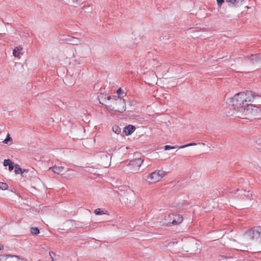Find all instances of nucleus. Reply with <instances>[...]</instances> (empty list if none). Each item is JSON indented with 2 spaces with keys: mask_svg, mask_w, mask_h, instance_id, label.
Wrapping results in <instances>:
<instances>
[{
  "mask_svg": "<svg viewBox=\"0 0 261 261\" xmlns=\"http://www.w3.org/2000/svg\"><path fill=\"white\" fill-rule=\"evenodd\" d=\"M247 58L249 59L252 64H257L261 63V53L255 55L251 54Z\"/></svg>",
  "mask_w": 261,
  "mask_h": 261,
  "instance_id": "nucleus-8",
  "label": "nucleus"
},
{
  "mask_svg": "<svg viewBox=\"0 0 261 261\" xmlns=\"http://www.w3.org/2000/svg\"><path fill=\"white\" fill-rule=\"evenodd\" d=\"M196 145V143H192L188 144L187 145L180 146L178 147V148H185V147H187L188 146H195Z\"/></svg>",
  "mask_w": 261,
  "mask_h": 261,
  "instance_id": "nucleus-22",
  "label": "nucleus"
},
{
  "mask_svg": "<svg viewBox=\"0 0 261 261\" xmlns=\"http://www.w3.org/2000/svg\"><path fill=\"white\" fill-rule=\"evenodd\" d=\"M182 221V217L180 215L170 214L165 216L162 220L163 225L166 226L175 225L180 224Z\"/></svg>",
  "mask_w": 261,
  "mask_h": 261,
  "instance_id": "nucleus-4",
  "label": "nucleus"
},
{
  "mask_svg": "<svg viewBox=\"0 0 261 261\" xmlns=\"http://www.w3.org/2000/svg\"><path fill=\"white\" fill-rule=\"evenodd\" d=\"M15 255H4L0 258V261H13Z\"/></svg>",
  "mask_w": 261,
  "mask_h": 261,
  "instance_id": "nucleus-15",
  "label": "nucleus"
},
{
  "mask_svg": "<svg viewBox=\"0 0 261 261\" xmlns=\"http://www.w3.org/2000/svg\"><path fill=\"white\" fill-rule=\"evenodd\" d=\"M49 255L50 256V258L51 259V261H54V259L53 258V257L52 256L51 254V253L49 252Z\"/></svg>",
  "mask_w": 261,
  "mask_h": 261,
  "instance_id": "nucleus-33",
  "label": "nucleus"
},
{
  "mask_svg": "<svg viewBox=\"0 0 261 261\" xmlns=\"http://www.w3.org/2000/svg\"><path fill=\"white\" fill-rule=\"evenodd\" d=\"M228 246L232 249H237V250L240 249L239 247L236 244L229 245H228Z\"/></svg>",
  "mask_w": 261,
  "mask_h": 261,
  "instance_id": "nucleus-25",
  "label": "nucleus"
},
{
  "mask_svg": "<svg viewBox=\"0 0 261 261\" xmlns=\"http://www.w3.org/2000/svg\"><path fill=\"white\" fill-rule=\"evenodd\" d=\"M67 41H70L73 45H78L82 44V41L80 39L75 38L74 37H70L66 39Z\"/></svg>",
  "mask_w": 261,
  "mask_h": 261,
  "instance_id": "nucleus-14",
  "label": "nucleus"
},
{
  "mask_svg": "<svg viewBox=\"0 0 261 261\" xmlns=\"http://www.w3.org/2000/svg\"><path fill=\"white\" fill-rule=\"evenodd\" d=\"M94 213L96 215H101L104 214L100 208H97L94 211Z\"/></svg>",
  "mask_w": 261,
  "mask_h": 261,
  "instance_id": "nucleus-23",
  "label": "nucleus"
},
{
  "mask_svg": "<svg viewBox=\"0 0 261 261\" xmlns=\"http://www.w3.org/2000/svg\"><path fill=\"white\" fill-rule=\"evenodd\" d=\"M143 162V160L141 158L129 161V163L127 165V171L130 173H137L139 171Z\"/></svg>",
  "mask_w": 261,
  "mask_h": 261,
  "instance_id": "nucleus-5",
  "label": "nucleus"
},
{
  "mask_svg": "<svg viewBox=\"0 0 261 261\" xmlns=\"http://www.w3.org/2000/svg\"><path fill=\"white\" fill-rule=\"evenodd\" d=\"M165 175V171L156 170L149 174L148 179L150 182H155L160 181Z\"/></svg>",
  "mask_w": 261,
  "mask_h": 261,
  "instance_id": "nucleus-7",
  "label": "nucleus"
},
{
  "mask_svg": "<svg viewBox=\"0 0 261 261\" xmlns=\"http://www.w3.org/2000/svg\"><path fill=\"white\" fill-rule=\"evenodd\" d=\"M3 249V246L0 245V250H2Z\"/></svg>",
  "mask_w": 261,
  "mask_h": 261,
  "instance_id": "nucleus-34",
  "label": "nucleus"
},
{
  "mask_svg": "<svg viewBox=\"0 0 261 261\" xmlns=\"http://www.w3.org/2000/svg\"><path fill=\"white\" fill-rule=\"evenodd\" d=\"M167 40H168V36H165L163 37V41L164 42L167 43V42H166Z\"/></svg>",
  "mask_w": 261,
  "mask_h": 261,
  "instance_id": "nucleus-31",
  "label": "nucleus"
},
{
  "mask_svg": "<svg viewBox=\"0 0 261 261\" xmlns=\"http://www.w3.org/2000/svg\"><path fill=\"white\" fill-rule=\"evenodd\" d=\"M236 192H240L241 193L240 194H238V196H241V197H242L243 196V198H244L245 197L248 199H251L252 198V195L251 193H248V194L247 195H245L242 193H245L246 192V190H240V189H237L236 190Z\"/></svg>",
  "mask_w": 261,
  "mask_h": 261,
  "instance_id": "nucleus-12",
  "label": "nucleus"
},
{
  "mask_svg": "<svg viewBox=\"0 0 261 261\" xmlns=\"http://www.w3.org/2000/svg\"><path fill=\"white\" fill-rule=\"evenodd\" d=\"M235 242H236L235 240H233L232 243H235Z\"/></svg>",
  "mask_w": 261,
  "mask_h": 261,
  "instance_id": "nucleus-36",
  "label": "nucleus"
},
{
  "mask_svg": "<svg viewBox=\"0 0 261 261\" xmlns=\"http://www.w3.org/2000/svg\"><path fill=\"white\" fill-rule=\"evenodd\" d=\"M164 148H165V149L167 150H169L170 149L175 148V146H171L170 145H166L164 146Z\"/></svg>",
  "mask_w": 261,
  "mask_h": 261,
  "instance_id": "nucleus-27",
  "label": "nucleus"
},
{
  "mask_svg": "<svg viewBox=\"0 0 261 261\" xmlns=\"http://www.w3.org/2000/svg\"><path fill=\"white\" fill-rule=\"evenodd\" d=\"M113 131L117 134H119L121 132V128L117 125H114L112 127Z\"/></svg>",
  "mask_w": 261,
  "mask_h": 261,
  "instance_id": "nucleus-19",
  "label": "nucleus"
},
{
  "mask_svg": "<svg viewBox=\"0 0 261 261\" xmlns=\"http://www.w3.org/2000/svg\"><path fill=\"white\" fill-rule=\"evenodd\" d=\"M8 186L6 183L0 182V189L2 190H7Z\"/></svg>",
  "mask_w": 261,
  "mask_h": 261,
  "instance_id": "nucleus-20",
  "label": "nucleus"
},
{
  "mask_svg": "<svg viewBox=\"0 0 261 261\" xmlns=\"http://www.w3.org/2000/svg\"><path fill=\"white\" fill-rule=\"evenodd\" d=\"M226 2L229 4V7L234 6L238 7L241 6L244 2V0H226Z\"/></svg>",
  "mask_w": 261,
  "mask_h": 261,
  "instance_id": "nucleus-9",
  "label": "nucleus"
},
{
  "mask_svg": "<svg viewBox=\"0 0 261 261\" xmlns=\"http://www.w3.org/2000/svg\"><path fill=\"white\" fill-rule=\"evenodd\" d=\"M15 169L14 172L16 174H20L22 175V174L24 173V172L25 171L24 169H22L19 165L15 164Z\"/></svg>",
  "mask_w": 261,
  "mask_h": 261,
  "instance_id": "nucleus-16",
  "label": "nucleus"
},
{
  "mask_svg": "<svg viewBox=\"0 0 261 261\" xmlns=\"http://www.w3.org/2000/svg\"><path fill=\"white\" fill-rule=\"evenodd\" d=\"M136 128L134 126L128 125L124 128L123 132L126 135H129L132 134L135 130Z\"/></svg>",
  "mask_w": 261,
  "mask_h": 261,
  "instance_id": "nucleus-11",
  "label": "nucleus"
},
{
  "mask_svg": "<svg viewBox=\"0 0 261 261\" xmlns=\"http://www.w3.org/2000/svg\"><path fill=\"white\" fill-rule=\"evenodd\" d=\"M14 168H15V165L14 166V163L11 161V163L9 165V171H12Z\"/></svg>",
  "mask_w": 261,
  "mask_h": 261,
  "instance_id": "nucleus-26",
  "label": "nucleus"
},
{
  "mask_svg": "<svg viewBox=\"0 0 261 261\" xmlns=\"http://www.w3.org/2000/svg\"><path fill=\"white\" fill-rule=\"evenodd\" d=\"M245 236L251 239L255 240L257 241H261V226L253 227L245 233Z\"/></svg>",
  "mask_w": 261,
  "mask_h": 261,
  "instance_id": "nucleus-6",
  "label": "nucleus"
},
{
  "mask_svg": "<svg viewBox=\"0 0 261 261\" xmlns=\"http://www.w3.org/2000/svg\"><path fill=\"white\" fill-rule=\"evenodd\" d=\"M22 49V47L20 46L16 47L13 51V56L15 57H19V55L20 54V50Z\"/></svg>",
  "mask_w": 261,
  "mask_h": 261,
  "instance_id": "nucleus-17",
  "label": "nucleus"
},
{
  "mask_svg": "<svg viewBox=\"0 0 261 261\" xmlns=\"http://www.w3.org/2000/svg\"><path fill=\"white\" fill-rule=\"evenodd\" d=\"M31 232L33 234L37 235L39 233L40 230L37 227H32Z\"/></svg>",
  "mask_w": 261,
  "mask_h": 261,
  "instance_id": "nucleus-18",
  "label": "nucleus"
},
{
  "mask_svg": "<svg viewBox=\"0 0 261 261\" xmlns=\"http://www.w3.org/2000/svg\"><path fill=\"white\" fill-rule=\"evenodd\" d=\"M260 112V110L255 105L251 103H246L243 109H240L239 111H237L236 116L241 119H248V118H252L256 116Z\"/></svg>",
  "mask_w": 261,
  "mask_h": 261,
  "instance_id": "nucleus-2",
  "label": "nucleus"
},
{
  "mask_svg": "<svg viewBox=\"0 0 261 261\" xmlns=\"http://www.w3.org/2000/svg\"><path fill=\"white\" fill-rule=\"evenodd\" d=\"M11 160L10 159L5 160L3 163L4 166H9V165L11 163Z\"/></svg>",
  "mask_w": 261,
  "mask_h": 261,
  "instance_id": "nucleus-24",
  "label": "nucleus"
},
{
  "mask_svg": "<svg viewBox=\"0 0 261 261\" xmlns=\"http://www.w3.org/2000/svg\"><path fill=\"white\" fill-rule=\"evenodd\" d=\"M63 169H64V167L57 166H53L49 168V170H51L53 172H54V173L58 174H59L61 172H62L63 171Z\"/></svg>",
  "mask_w": 261,
  "mask_h": 261,
  "instance_id": "nucleus-13",
  "label": "nucleus"
},
{
  "mask_svg": "<svg viewBox=\"0 0 261 261\" xmlns=\"http://www.w3.org/2000/svg\"><path fill=\"white\" fill-rule=\"evenodd\" d=\"M199 144H201V145H203V146H204V145H205V144H204V143H199Z\"/></svg>",
  "mask_w": 261,
  "mask_h": 261,
  "instance_id": "nucleus-35",
  "label": "nucleus"
},
{
  "mask_svg": "<svg viewBox=\"0 0 261 261\" xmlns=\"http://www.w3.org/2000/svg\"><path fill=\"white\" fill-rule=\"evenodd\" d=\"M117 93L118 94V95H121L122 93H123V91L121 89V88H120L117 90Z\"/></svg>",
  "mask_w": 261,
  "mask_h": 261,
  "instance_id": "nucleus-29",
  "label": "nucleus"
},
{
  "mask_svg": "<svg viewBox=\"0 0 261 261\" xmlns=\"http://www.w3.org/2000/svg\"><path fill=\"white\" fill-rule=\"evenodd\" d=\"M98 100L100 104L107 106L105 104V103H106L107 100H111L112 101V97L110 96H108L106 94H101L99 96H98Z\"/></svg>",
  "mask_w": 261,
  "mask_h": 261,
  "instance_id": "nucleus-10",
  "label": "nucleus"
},
{
  "mask_svg": "<svg viewBox=\"0 0 261 261\" xmlns=\"http://www.w3.org/2000/svg\"><path fill=\"white\" fill-rule=\"evenodd\" d=\"M72 1L73 3L77 5L80 4L82 3V0H72Z\"/></svg>",
  "mask_w": 261,
  "mask_h": 261,
  "instance_id": "nucleus-30",
  "label": "nucleus"
},
{
  "mask_svg": "<svg viewBox=\"0 0 261 261\" xmlns=\"http://www.w3.org/2000/svg\"><path fill=\"white\" fill-rule=\"evenodd\" d=\"M13 261H21V260L18 258V257L17 256L15 255Z\"/></svg>",
  "mask_w": 261,
  "mask_h": 261,
  "instance_id": "nucleus-32",
  "label": "nucleus"
},
{
  "mask_svg": "<svg viewBox=\"0 0 261 261\" xmlns=\"http://www.w3.org/2000/svg\"><path fill=\"white\" fill-rule=\"evenodd\" d=\"M113 105L107 106V107L111 111L122 113L125 111V102L124 99L120 96H113L112 97Z\"/></svg>",
  "mask_w": 261,
  "mask_h": 261,
  "instance_id": "nucleus-3",
  "label": "nucleus"
},
{
  "mask_svg": "<svg viewBox=\"0 0 261 261\" xmlns=\"http://www.w3.org/2000/svg\"><path fill=\"white\" fill-rule=\"evenodd\" d=\"M217 4L219 7H221L222 4L224 2V0H217Z\"/></svg>",
  "mask_w": 261,
  "mask_h": 261,
  "instance_id": "nucleus-28",
  "label": "nucleus"
},
{
  "mask_svg": "<svg viewBox=\"0 0 261 261\" xmlns=\"http://www.w3.org/2000/svg\"><path fill=\"white\" fill-rule=\"evenodd\" d=\"M12 139L10 137V135L8 134L6 138L4 140L3 142L5 144H8L9 141H12Z\"/></svg>",
  "mask_w": 261,
  "mask_h": 261,
  "instance_id": "nucleus-21",
  "label": "nucleus"
},
{
  "mask_svg": "<svg viewBox=\"0 0 261 261\" xmlns=\"http://www.w3.org/2000/svg\"><path fill=\"white\" fill-rule=\"evenodd\" d=\"M256 96H259V95H255L251 91H246L236 94L232 98L231 102L233 109L236 110V114L237 111L243 109L246 103L252 102Z\"/></svg>",
  "mask_w": 261,
  "mask_h": 261,
  "instance_id": "nucleus-1",
  "label": "nucleus"
}]
</instances>
